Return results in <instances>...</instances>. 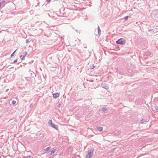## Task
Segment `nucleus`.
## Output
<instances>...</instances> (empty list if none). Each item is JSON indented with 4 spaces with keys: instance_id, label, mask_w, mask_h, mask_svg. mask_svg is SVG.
Returning a JSON list of instances; mask_svg holds the SVG:
<instances>
[{
    "instance_id": "f3484780",
    "label": "nucleus",
    "mask_w": 158,
    "mask_h": 158,
    "mask_svg": "<svg viewBox=\"0 0 158 158\" xmlns=\"http://www.w3.org/2000/svg\"><path fill=\"white\" fill-rule=\"evenodd\" d=\"M50 147H48L46 148L45 149V150L46 151H48L50 149Z\"/></svg>"
},
{
    "instance_id": "5701e85b",
    "label": "nucleus",
    "mask_w": 158,
    "mask_h": 158,
    "mask_svg": "<svg viewBox=\"0 0 158 158\" xmlns=\"http://www.w3.org/2000/svg\"><path fill=\"white\" fill-rule=\"evenodd\" d=\"M33 103H31V104H30V107H31V108H32V107H33Z\"/></svg>"
},
{
    "instance_id": "39448f33",
    "label": "nucleus",
    "mask_w": 158,
    "mask_h": 158,
    "mask_svg": "<svg viewBox=\"0 0 158 158\" xmlns=\"http://www.w3.org/2000/svg\"><path fill=\"white\" fill-rule=\"evenodd\" d=\"M50 126L52 127L53 128L56 129V130H58V126L57 125H56L55 124L53 123L51 125H50Z\"/></svg>"
},
{
    "instance_id": "7ed1b4c3",
    "label": "nucleus",
    "mask_w": 158,
    "mask_h": 158,
    "mask_svg": "<svg viewBox=\"0 0 158 158\" xmlns=\"http://www.w3.org/2000/svg\"><path fill=\"white\" fill-rule=\"evenodd\" d=\"M101 85L102 87L106 89H108V86L107 84L105 83H102Z\"/></svg>"
},
{
    "instance_id": "0eeeda50",
    "label": "nucleus",
    "mask_w": 158,
    "mask_h": 158,
    "mask_svg": "<svg viewBox=\"0 0 158 158\" xmlns=\"http://www.w3.org/2000/svg\"><path fill=\"white\" fill-rule=\"evenodd\" d=\"M107 110V109L106 108V107H103L102 108L101 110V111L102 113H105V111Z\"/></svg>"
},
{
    "instance_id": "a211bd4d",
    "label": "nucleus",
    "mask_w": 158,
    "mask_h": 158,
    "mask_svg": "<svg viewBox=\"0 0 158 158\" xmlns=\"http://www.w3.org/2000/svg\"><path fill=\"white\" fill-rule=\"evenodd\" d=\"M4 2H5V1H2V2H0V7L2 6V4L3 3H4Z\"/></svg>"
},
{
    "instance_id": "c85d7f7f",
    "label": "nucleus",
    "mask_w": 158,
    "mask_h": 158,
    "mask_svg": "<svg viewBox=\"0 0 158 158\" xmlns=\"http://www.w3.org/2000/svg\"><path fill=\"white\" fill-rule=\"evenodd\" d=\"M89 81L90 82H93L94 81H93V80H90V81Z\"/></svg>"
},
{
    "instance_id": "6e6552de",
    "label": "nucleus",
    "mask_w": 158,
    "mask_h": 158,
    "mask_svg": "<svg viewBox=\"0 0 158 158\" xmlns=\"http://www.w3.org/2000/svg\"><path fill=\"white\" fill-rule=\"evenodd\" d=\"M27 52H25V54L24 55H23V56L22 55L20 56L21 59L22 60H23V58L25 57V56H26V55H27Z\"/></svg>"
},
{
    "instance_id": "f257e3e1",
    "label": "nucleus",
    "mask_w": 158,
    "mask_h": 158,
    "mask_svg": "<svg viewBox=\"0 0 158 158\" xmlns=\"http://www.w3.org/2000/svg\"><path fill=\"white\" fill-rule=\"evenodd\" d=\"M125 42V40L123 38H120L116 41V44L121 45L124 44Z\"/></svg>"
},
{
    "instance_id": "6ab92c4d",
    "label": "nucleus",
    "mask_w": 158,
    "mask_h": 158,
    "mask_svg": "<svg viewBox=\"0 0 158 158\" xmlns=\"http://www.w3.org/2000/svg\"><path fill=\"white\" fill-rule=\"evenodd\" d=\"M76 31L77 33H80L81 32V31L80 30H76Z\"/></svg>"
},
{
    "instance_id": "aec40b11",
    "label": "nucleus",
    "mask_w": 158,
    "mask_h": 158,
    "mask_svg": "<svg viewBox=\"0 0 158 158\" xmlns=\"http://www.w3.org/2000/svg\"><path fill=\"white\" fill-rule=\"evenodd\" d=\"M128 16H126V17H125V18L124 20H127V19H128Z\"/></svg>"
},
{
    "instance_id": "2eb2a0df",
    "label": "nucleus",
    "mask_w": 158,
    "mask_h": 158,
    "mask_svg": "<svg viewBox=\"0 0 158 158\" xmlns=\"http://www.w3.org/2000/svg\"><path fill=\"white\" fill-rule=\"evenodd\" d=\"M16 103V102L15 101V100H13L12 101L11 104H12L13 105H14Z\"/></svg>"
},
{
    "instance_id": "f8f14e48",
    "label": "nucleus",
    "mask_w": 158,
    "mask_h": 158,
    "mask_svg": "<svg viewBox=\"0 0 158 158\" xmlns=\"http://www.w3.org/2000/svg\"><path fill=\"white\" fill-rule=\"evenodd\" d=\"M141 121L143 122H148V119H142V120H141Z\"/></svg>"
},
{
    "instance_id": "cd10ccee",
    "label": "nucleus",
    "mask_w": 158,
    "mask_h": 158,
    "mask_svg": "<svg viewBox=\"0 0 158 158\" xmlns=\"http://www.w3.org/2000/svg\"><path fill=\"white\" fill-rule=\"evenodd\" d=\"M60 106V104L58 105V107H59Z\"/></svg>"
},
{
    "instance_id": "dca6fc26",
    "label": "nucleus",
    "mask_w": 158,
    "mask_h": 158,
    "mask_svg": "<svg viewBox=\"0 0 158 158\" xmlns=\"http://www.w3.org/2000/svg\"><path fill=\"white\" fill-rule=\"evenodd\" d=\"M31 41V40H30V39H27L26 40V43H28L30 42Z\"/></svg>"
},
{
    "instance_id": "9d476101",
    "label": "nucleus",
    "mask_w": 158,
    "mask_h": 158,
    "mask_svg": "<svg viewBox=\"0 0 158 158\" xmlns=\"http://www.w3.org/2000/svg\"><path fill=\"white\" fill-rule=\"evenodd\" d=\"M98 33L99 35H100V34L101 32V30L99 26H98Z\"/></svg>"
},
{
    "instance_id": "a878e982",
    "label": "nucleus",
    "mask_w": 158,
    "mask_h": 158,
    "mask_svg": "<svg viewBox=\"0 0 158 158\" xmlns=\"http://www.w3.org/2000/svg\"><path fill=\"white\" fill-rule=\"evenodd\" d=\"M29 77H27L26 79L27 80H28V79H29Z\"/></svg>"
},
{
    "instance_id": "393cba45",
    "label": "nucleus",
    "mask_w": 158,
    "mask_h": 158,
    "mask_svg": "<svg viewBox=\"0 0 158 158\" xmlns=\"http://www.w3.org/2000/svg\"><path fill=\"white\" fill-rule=\"evenodd\" d=\"M84 47L85 48H87V46L86 45H84Z\"/></svg>"
},
{
    "instance_id": "20e7f679",
    "label": "nucleus",
    "mask_w": 158,
    "mask_h": 158,
    "mask_svg": "<svg viewBox=\"0 0 158 158\" xmlns=\"http://www.w3.org/2000/svg\"><path fill=\"white\" fill-rule=\"evenodd\" d=\"M52 95L53 97L55 98H57L59 96V94L58 93L53 94Z\"/></svg>"
},
{
    "instance_id": "f03ea898",
    "label": "nucleus",
    "mask_w": 158,
    "mask_h": 158,
    "mask_svg": "<svg viewBox=\"0 0 158 158\" xmlns=\"http://www.w3.org/2000/svg\"><path fill=\"white\" fill-rule=\"evenodd\" d=\"M94 151L92 149L89 150L87 152V154L86 155V158H90L93 155Z\"/></svg>"
},
{
    "instance_id": "ddd939ff",
    "label": "nucleus",
    "mask_w": 158,
    "mask_h": 158,
    "mask_svg": "<svg viewBox=\"0 0 158 158\" xmlns=\"http://www.w3.org/2000/svg\"><path fill=\"white\" fill-rule=\"evenodd\" d=\"M48 124L50 125H51L52 124H53V123H52V120H50L49 121Z\"/></svg>"
},
{
    "instance_id": "bb28decb",
    "label": "nucleus",
    "mask_w": 158,
    "mask_h": 158,
    "mask_svg": "<svg viewBox=\"0 0 158 158\" xmlns=\"http://www.w3.org/2000/svg\"><path fill=\"white\" fill-rule=\"evenodd\" d=\"M51 0H46V1H47V2H49Z\"/></svg>"
},
{
    "instance_id": "4468645a",
    "label": "nucleus",
    "mask_w": 158,
    "mask_h": 158,
    "mask_svg": "<svg viewBox=\"0 0 158 158\" xmlns=\"http://www.w3.org/2000/svg\"><path fill=\"white\" fill-rule=\"evenodd\" d=\"M16 50H15L12 54L11 55V57H12L14 55V54H15V53L16 52Z\"/></svg>"
},
{
    "instance_id": "412c9836",
    "label": "nucleus",
    "mask_w": 158,
    "mask_h": 158,
    "mask_svg": "<svg viewBox=\"0 0 158 158\" xmlns=\"http://www.w3.org/2000/svg\"><path fill=\"white\" fill-rule=\"evenodd\" d=\"M155 109L157 111L158 110V106H156L155 107Z\"/></svg>"
},
{
    "instance_id": "1a4fd4ad",
    "label": "nucleus",
    "mask_w": 158,
    "mask_h": 158,
    "mask_svg": "<svg viewBox=\"0 0 158 158\" xmlns=\"http://www.w3.org/2000/svg\"><path fill=\"white\" fill-rule=\"evenodd\" d=\"M58 14L60 15V16H62L63 15L64 13H62L61 12V10H59V11H58Z\"/></svg>"
},
{
    "instance_id": "b1692460",
    "label": "nucleus",
    "mask_w": 158,
    "mask_h": 158,
    "mask_svg": "<svg viewBox=\"0 0 158 158\" xmlns=\"http://www.w3.org/2000/svg\"><path fill=\"white\" fill-rule=\"evenodd\" d=\"M156 133L157 134H158V130H156V131H155Z\"/></svg>"
},
{
    "instance_id": "4be33fe9",
    "label": "nucleus",
    "mask_w": 158,
    "mask_h": 158,
    "mask_svg": "<svg viewBox=\"0 0 158 158\" xmlns=\"http://www.w3.org/2000/svg\"><path fill=\"white\" fill-rule=\"evenodd\" d=\"M17 59H16L14 61H13V63H15L17 62Z\"/></svg>"
},
{
    "instance_id": "423d86ee",
    "label": "nucleus",
    "mask_w": 158,
    "mask_h": 158,
    "mask_svg": "<svg viewBox=\"0 0 158 158\" xmlns=\"http://www.w3.org/2000/svg\"><path fill=\"white\" fill-rule=\"evenodd\" d=\"M55 152L56 150L55 149H53L52 151H49L48 152V153L50 155H51L54 153Z\"/></svg>"
},
{
    "instance_id": "c756f323",
    "label": "nucleus",
    "mask_w": 158,
    "mask_h": 158,
    "mask_svg": "<svg viewBox=\"0 0 158 158\" xmlns=\"http://www.w3.org/2000/svg\"><path fill=\"white\" fill-rule=\"evenodd\" d=\"M94 68V67H93V68H91H91H90V69H93Z\"/></svg>"
},
{
    "instance_id": "9b49d317",
    "label": "nucleus",
    "mask_w": 158,
    "mask_h": 158,
    "mask_svg": "<svg viewBox=\"0 0 158 158\" xmlns=\"http://www.w3.org/2000/svg\"><path fill=\"white\" fill-rule=\"evenodd\" d=\"M103 130V127H99L98 128V130L100 131H102Z\"/></svg>"
},
{
    "instance_id": "7c9ffc66",
    "label": "nucleus",
    "mask_w": 158,
    "mask_h": 158,
    "mask_svg": "<svg viewBox=\"0 0 158 158\" xmlns=\"http://www.w3.org/2000/svg\"><path fill=\"white\" fill-rule=\"evenodd\" d=\"M13 68V67H11L10 68Z\"/></svg>"
}]
</instances>
